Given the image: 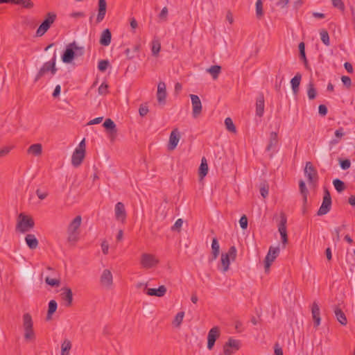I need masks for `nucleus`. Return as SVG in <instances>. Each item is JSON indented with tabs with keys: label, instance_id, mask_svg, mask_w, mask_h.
Here are the masks:
<instances>
[{
	"label": "nucleus",
	"instance_id": "nucleus-1",
	"mask_svg": "<svg viewBox=\"0 0 355 355\" xmlns=\"http://www.w3.org/2000/svg\"><path fill=\"white\" fill-rule=\"evenodd\" d=\"M85 53V49L83 46H78L76 42H73L67 45L63 51L61 59L64 63H71L75 58L82 56Z\"/></svg>",
	"mask_w": 355,
	"mask_h": 355
},
{
	"label": "nucleus",
	"instance_id": "nucleus-2",
	"mask_svg": "<svg viewBox=\"0 0 355 355\" xmlns=\"http://www.w3.org/2000/svg\"><path fill=\"white\" fill-rule=\"evenodd\" d=\"M56 52L55 51L51 59L43 64L36 74L34 82H37L41 78L44 76L46 73H51V75H55L58 71L56 67Z\"/></svg>",
	"mask_w": 355,
	"mask_h": 355
},
{
	"label": "nucleus",
	"instance_id": "nucleus-3",
	"mask_svg": "<svg viewBox=\"0 0 355 355\" xmlns=\"http://www.w3.org/2000/svg\"><path fill=\"white\" fill-rule=\"evenodd\" d=\"M35 226L33 218L24 213H20L17 217L16 230L25 233L31 230Z\"/></svg>",
	"mask_w": 355,
	"mask_h": 355
},
{
	"label": "nucleus",
	"instance_id": "nucleus-4",
	"mask_svg": "<svg viewBox=\"0 0 355 355\" xmlns=\"http://www.w3.org/2000/svg\"><path fill=\"white\" fill-rule=\"evenodd\" d=\"M304 174L307 178V181L310 187L313 189H315L318 187L319 177L317 170L311 162L306 163Z\"/></svg>",
	"mask_w": 355,
	"mask_h": 355
},
{
	"label": "nucleus",
	"instance_id": "nucleus-5",
	"mask_svg": "<svg viewBox=\"0 0 355 355\" xmlns=\"http://www.w3.org/2000/svg\"><path fill=\"white\" fill-rule=\"evenodd\" d=\"M57 18V15L53 12H49L45 15L44 19L42 21L36 31L37 37H42L50 28Z\"/></svg>",
	"mask_w": 355,
	"mask_h": 355
},
{
	"label": "nucleus",
	"instance_id": "nucleus-6",
	"mask_svg": "<svg viewBox=\"0 0 355 355\" xmlns=\"http://www.w3.org/2000/svg\"><path fill=\"white\" fill-rule=\"evenodd\" d=\"M85 142L83 139L72 154L71 164L74 167H78L82 164L85 156Z\"/></svg>",
	"mask_w": 355,
	"mask_h": 355
},
{
	"label": "nucleus",
	"instance_id": "nucleus-7",
	"mask_svg": "<svg viewBox=\"0 0 355 355\" xmlns=\"http://www.w3.org/2000/svg\"><path fill=\"white\" fill-rule=\"evenodd\" d=\"M23 327L24 329V338L26 340L35 339V336L33 331V322L30 313H26L23 315Z\"/></svg>",
	"mask_w": 355,
	"mask_h": 355
},
{
	"label": "nucleus",
	"instance_id": "nucleus-8",
	"mask_svg": "<svg viewBox=\"0 0 355 355\" xmlns=\"http://www.w3.org/2000/svg\"><path fill=\"white\" fill-rule=\"evenodd\" d=\"M331 204L332 201L330 192L327 188L324 187L322 202L317 212V215L323 216L327 214L331 210Z\"/></svg>",
	"mask_w": 355,
	"mask_h": 355
},
{
	"label": "nucleus",
	"instance_id": "nucleus-9",
	"mask_svg": "<svg viewBox=\"0 0 355 355\" xmlns=\"http://www.w3.org/2000/svg\"><path fill=\"white\" fill-rule=\"evenodd\" d=\"M287 218L284 213L280 214V221L278 225V230L281 236L282 242L284 245L288 243V235L286 231Z\"/></svg>",
	"mask_w": 355,
	"mask_h": 355
},
{
	"label": "nucleus",
	"instance_id": "nucleus-10",
	"mask_svg": "<svg viewBox=\"0 0 355 355\" xmlns=\"http://www.w3.org/2000/svg\"><path fill=\"white\" fill-rule=\"evenodd\" d=\"M241 346V342L239 340H235L232 338H230L227 342L223 346V352L225 355H231L234 352L239 349Z\"/></svg>",
	"mask_w": 355,
	"mask_h": 355
},
{
	"label": "nucleus",
	"instance_id": "nucleus-11",
	"mask_svg": "<svg viewBox=\"0 0 355 355\" xmlns=\"http://www.w3.org/2000/svg\"><path fill=\"white\" fill-rule=\"evenodd\" d=\"M279 247H270L268 252L265 258V271L268 272L270 269V267L272 264V263L274 261V260L276 259V257L279 254Z\"/></svg>",
	"mask_w": 355,
	"mask_h": 355
},
{
	"label": "nucleus",
	"instance_id": "nucleus-12",
	"mask_svg": "<svg viewBox=\"0 0 355 355\" xmlns=\"http://www.w3.org/2000/svg\"><path fill=\"white\" fill-rule=\"evenodd\" d=\"M220 332L218 327L211 328L207 335V349L209 350L213 349L216 340L220 337Z\"/></svg>",
	"mask_w": 355,
	"mask_h": 355
},
{
	"label": "nucleus",
	"instance_id": "nucleus-13",
	"mask_svg": "<svg viewBox=\"0 0 355 355\" xmlns=\"http://www.w3.org/2000/svg\"><path fill=\"white\" fill-rule=\"evenodd\" d=\"M192 103L193 112L192 114L194 118H197L202 112V103L200 98L195 94H190Z\"/></svg>",
	"mask_w": 355,
	"mask_h": 355
},
{
	"label": "nucleus",
	"instance_id": "nucleus-14",
	"mask_svg": "<svg viewBox=\"0 0 355 355\" xmlns=\"http://www.w3.org/2000/svg\"><path fill=\"white\" fill-rule=\"evenodd\" d=\"M157 263L158 260L152 254L144 253L141 255V263L144 268H150Z\"/></svg>",
	"mask_w": 355,
	"mask_h": 355
},
{
	"label": "nucleus",
	"instance_id": "nucleus-15",
	"mask_svg": "<svg viewBox=\"0 0 355 355\" xmlns=\"http://www.w3.org/2000/svg\"><path fill=\"white\" fill-rule=\"evenodd\" d=\"M180 132H179L178 129L174 128L171 131L170 137H169L168 149L169 150H174L177 147L178 144L180 141Z\"/></svg>",
	"mask_w": 355,
	"mask_h": 355
},
{
	"label": "nucleus",
	"instance_id": "nucleus-16",
	"mask_svg": "<svg viewBox=\"0 0 355 355\" xmlns=\"http://www.w3.org/2000/svg\"><path fill=\"white\" fill-rule=\"evenodd\" d=\"M103 126L108 132L111 139L114 140L117 134V129L114 122L111 119H107L104 121Z\"/></svg>",
	"mask_w": 355,
	"mask_h": 355
},
{
	"label": "nucleus",
	"instance_id": "nucleus-17",
	"mask_svg": "<svg viewBox=\"0 0 355 355\" xmlns=\"http://www.w3.org/2000/svg\"><path fill=\"white\" fill-rule=\"evenodd\" d=\"M144 293L150 296L163 297L167 291L165 286H159L157 288H147L144 290Z\"/></svg>",
	"mask_w": 355,
	"mask_h": 355
},
{
	"label": "nucleus",
	"instance_id": "nucleus-18",
	"mask_svg": "<svg viewBox=\"0 0 355 355\" xmlns=\"http://www.w3.org/2000/svg\"><path fill=\"white\" fill-rule=\"evenodd\" d=\"M166 85L164 82H159L157 85V98L159 104L164 105L166 103Z\"/></svg>",
	"mask_w": 355,
	"mask_h": 355
},
{
	"label": "nucleus",
	"instance_id": "nucleus-19",
	"mask_svg": "<svg viewBox=\"0 0 355 355\" xmlns=\"http://www.w3.org/2000/svg\"><path fill=\"white\" fill-rule=\"evenodd\" d=\"M311 314L313 320L315 327H318L320 324V310L316 302H313L311 306Z\"/></svg>",
	"mask_w": 355,
	"mask_h": 355
},
{
	"label": "nucleus",
	"instance_id": "nucleus-20",
	"mask_svg": "<svg viewBox=\"0 0 355 355\" xmlns=\"http://www.w3.org/2000/svg\"><path fill=\"white\" fill-rule=\"evenodd\" d=\"M107 2L105 0H98V15L96 17V23L101 22L106 14Z\"/></svg>",
	"mask_w": 355,
	"mask_h": 355
},
{
	"label": "nucleus",
	"instance_id": "nucleus-21",
	"mask_svg": "<svg viewBox=\"0 0 355 355\" xmlns=\"http://www.w3.org/2000/svg\"><path fill=\"white\" fill-rule=\"evenodd\" d=\"M264 96L262 93H260L256 98V115L261 117L264 113Z\"/></svg>",
	"mask_w": 355,
	"mask_h": 355
},
{
	"label": "nucleus",
	"instance_id": "nucleus-22",
	"mask_svg": "<svg viewBox=\"0 0 355 355\" xmlns=\"http://www.w3.org/2000/svg\"><path fill=\"white\" fill-rule=\"evenodd\" d=\"M114 211L116 219L123 222L126 218L124 205L121 202H117L115 205Z\"/></svg>",
	"mask_w": 355,
	"mask_h": 355
},
{
	"label": "nucleus",
	"instance_id": "nucleus-23",
	"mask_svg": "<svg viewBox=\"0 0 355 355\" xmlns=\"http://www.w3.org/2000/svg\"><path fill=\"white\" fill-rule=\"evenodd\" d=\"M100 281L101 284L106 287H109L112 284L113 277L110 270L105 269L103 271Z\"/></svg>",
	"mask_w": 355,
	"mask_h": 355
},
{
	"label": "nucleus",
	"instance_id": "nucleus-24",
	"mask_svg": "<svg viewBox=\"0 0 355 355\" xmlns=\"http://www.w3.org/2000/svg\"><path fill=\"white\" fill-rule=\"evenodd\" d=\"M112 40V33L109 28L105 29L101 35L99 43L104 46H107L110 44Z\"/></svg>",
	"mask_w": 355,
	"mask_h": 355
},
{
	"label": "nucleus",
	"instance_id": "nucleus-25",
	"mask_svg": "<svg viewBox=\"0 0 355 355\" xmlns=\"http://www.w3.org/2000/svg\"><path fill=\"white\" fill-rule=\"evenodd\" d=\"M220 253V245L216 237L213 238L211 242V257L209 258V261L212 262L217 259Z\"/></svg>",
	"mask_w": 355,
	"mask_h": 355
},
{
	"label": "nucleus",
	"instance_id": "nucleus-26",
	"mask_svg": "<svg viewBox=\"0 0 355 355\" xmlns=\"http://www.w3.org/2000/svg\"><path fill=\"white\" fill-rule=\"evenodd\" d=\"M334 312L337 320L340 323V324L345 326L347 324V319L342 309L338 306H335Z\"/></svg>",
	"mask_w": 355,
	"mask_h": 355
},
{
	"label": "nucleus",
	"instance_id": "nucleus-27",
	"mask_svg": "<svg viewBox=\"0 0 355 355\" xmlns=\"http://www.w3.org/2000/svg\"><path fill=\"white\" fill-rule=\"evenodd\" d=\"M63 292L61 293L62 299L65 301L66 306H71L73 301V293L71 288L65 287L62 289Z\"/></svg>",
	"mask_w": 355,
	"mask_h": 355
},
{
	"label": "nucleus",
	"instance_id": "nucleus-28",
	"mask_svg": "<svg viewBox=\"0 0 355 355\" xmlns=\"http://www.w3.org/2000/svg\"><path fill=\"white\" fill-rule=\"evenodd\" d=\"M343 128H339L334 132V137L329 142V146L330 149L338 144L342 139V137L344 136L345 133L343 132Z\"/></svg>",
	"mask_w": 355,
	"mask_h": 355
},
{
	"label": "nucleus",
	"instance_id": "nucleus-29",
	"mask_svg": "<svg viewBox=\"0 0 355 355\" xmlns=\"http://www.w3.org/2000/svg\"><path fill=\"white\" fill-rule=\"evenodd\" d=\"M301 79V73H297L296 75L291 80L292 90L295 95H297L299 92Z\"/></svg>",
	"mask_w": 355,
	"mask_h": 355
},
{
	"label": "nucleus",
	"instance_id": "nucleus-30",
	"mask_svg": "<svg viewBox=\"0 0 355 355\" xmlns=\"http://www.w3.org/2000/svg\"><path fill=\"white\" fill-rule=\"evenodd\" d=\"M25 241L31 250H35L37 248L39 242L34 234H28L25 237Z\"/></svg>",
	"mask_w": 355,
	"mask_h": 355
},
{
	"label": "nucleus",
	"instance_id": "nucleus-31",
	"mask_svg": "<svg viewBox=\"0 0 355 355\" xmlns=\"http://www.w3.org/2000/svg\"><path fill=\"white\" fill-rule=\"evenodd\" d=\"M278 144V136L276 132H271L270 134V138L268 144L266 148V151H270L272 148L277 146Z\"/></svg>",
	"mask_w": 355,
	"mask_h": 355
},
{
	"label": "nucleus",
	"instance_id": "nucleus-32",
	"mask_svg": "<svg viewBox=\"0 0 355 355\" xmlns=\"http://www.w3.org/2000/svg\"><path fill=\"white\" fill-rule=\"evenodd\" d=\"M208 173V165L205 157H202L201 164L198 169V175L200 179H203Z\"/></svg>",
	"mask_w": 355,
	"mask_h": 355
},
{
	"label": "nucleus",
	"instance_id": "nucleus-33",
	"mask_svg": "<svg viewBox=\"0 0 355 355\" xmlns=\"http://www.w3.org/2000/svg\"><path fill=\"white\" fill-rule=\"evenodd\" d=\"M42 146L40 144H34L29 146L27 150V153L28 154L33 155L35 156H38L42 154Z\"/></svg>",
	"mask_w": 355,
	"mask_h": 355
},
{
	"label": "nucleus",
	"instance_id": "nucleus-34",
	"mask_svg": "<svg viewBox=\"0 0 355 355\" xmlns=\"http://www.w3.org/2000/svg\"><path fill=\"white\" fill-rule=\"evenodd\" d=\"M81 221L82 218L80 216H76L75 218L70 223L67 231L77 232L80 226Z\"/></svg>",
	"mask_w": 355,
	"mask_h": 355
},
{
	"label": "nucleus",
	"instance_id": "nucleus-35",
	"mask_svg": "<svg viewBox=\"0 0 355 355\" xmlns=\"http://www.w3.org/2000/svg\"><path fill=\"white\" fill-rule=\"evenodd\" d=\"M299 189L300 193L303 197V204L306 205L307 202V196L309 194V191L306 187V184L303 180H300L299 182Z\"/></svg>",
	"mask_w": 355,
	"mask_h": 355
},
{
	"label": "nucleus",
	"instance_id": "nucleus-36",
	"mask_svg": "<svg viewBox=\"0 0 355 355\" xmlns=\"http://www.w3.org/2000/svg\"><path fill=\"white\" fill-rule=\"evenodd\" d=\"M58 307L57 302L52 300L49 302V307L46 315V320H49L51 319V315L56 311Z\"/></svg>",
	"mask_w": 355,
	"mask_h": 355
},
{
	"label": "nucleus",
	"instance_id": "nucleus-37",
	"mask_svg": "<svg viewBox=\"0 0 355 355\" xmlns=\"http://www.w3.org/2000/svg\"><path fill=\"white\" fill-rule=\"evenodd\" d=\"M207 71L211 75L213 79L216 80L218 78V75L221 71V67L219 65H213L208 68Z\"/></svg>",
	"mask_w": 355,
	"mask_h": 355
},
{
	"label": "nucleus",
	"instance_id": "nucleus-38",
	"mask_svg": "<svg viewBox=\"0 0 355 355\" xmlns=\"http://www.w3.org/2000/svg\"><path fill=\"white\" fill-rule=\"evenodd\" d=\"M307 95L310 100L315 99L317 96V91L315 88L314 83L312 81H310L308 84Z\"/></svg>",
	"mask_w": 355,
	"mask_h": 355
},
{
	"label": "nucleus",
	"instance_id": "nucleus-39",
	"mask_svg": "<svg viewBox=\"0 0 355 355\" xmlns=\"http://www.w3.org/2000/svg\"><path fill=\"white\" fill-rule=\"evenodd\" d=\"M71 348V341L66 339L61 345V355H69Z\"/></svg>",
	"mask_w": 355,
	"mask_h": 355
},
{
	"label": "nucleus",
	"instance_id": "nucleus-40",
	"mask_svg": "<svg viewBox=\"0 0 355 355\" xmlns=\"http://www.w3.org/2000/svg\"><path fill=\"white\" fill-rule=\"evenodd\" d=\"M161 49V44L159 40H154L152 42L151 51L152 55L157 57Z\"/></svg>",
	"mask_w": 355,
	"mask_h": 355
},
{
	"label": "nucleus",
	"instance_id": "nucleus-41",
	"mask_svg": "<svg viewBox=\"0 0 355 355\" xmlns=\"http://www.w3.org/2000/svg\"><path fill=\"white\" fill-rule=\"evenodd\" d=\"M220 262H221V264L223 266L222 271L223 272L227 271L229 269L230 264V258H228V255L223 253L221 254Z\"/></svg>",
	"mask_w": 355,
	"mask_h": 355
},
{
	"label": "nucleus",
	"instance_id": "nucleus-42",
	"mask_svg": "<svg viewBox=\"0 0 355 355\" xmlns=\"http://www.w3.org/2000/svg\"><path fill=\"white\" fill-rule=\"evenodd\" d=\"M12 3L21 5L28 9L33 8L34 5L31 0H12Z\"/></svg>",
	"mask_w": 355,
	"mask_h": 355
},
{
	"label": "nucleus",
	"instance_id": "nucleus-43",
	"mask_svg": "<svg viewBox=\"0 0 355 355\" xmlns=\"http://www.w3.org/2000/svg\"><path fill=\"white\" fill-rule=\"evenodd\" d=\"M333 184L336 189V190L338 193L343 192L345 189V184L343 181L340 180V179H335L333 180Z\"/></svg>",
	"mask_w": 355,
	"mask_h": 355
},
{
	"label": "nucleus",
	"instance_id": "nucleus-44",
	"mask_svg": "<svg viewBox=\"0 0 355 355\" xmlns=\"http://www.w3.org/2000/svg\"><path fill=\"white\" fill-rule=\"evenodd\" d=\"M184 316V311L178 312L173 321V324L176 327H179L182 322Z\"/></svg>",
	"mask_w": 355,
	"mask_h": 355
},
{
	"label": "nucleus",
	"instance_id": "nucleus-45",
	"mask_svg": "<svg viewBox=\"0 0 355 355\" xmlns=\"http://www.w3.org/2000/svg\"><path fill=\"white\" fill-rule=\"evenodd\" d=\"M226 129L231 132H236V127L231 118L227 117L225 119Z\"/></svg>",
	"mask_w": 355,
	"mask_h": 355
},
{
	"label": "nucleus",
	"instance_id": "nucleus-46",
	"mask_svg": "<svg viewBox=\"0 0 355 355\" xmlns=\"http://www.w3.org/2000/svg\"><path fill=\"white\" fill-rule=\"evenodd\" d=\"M338 163L343 170H347L351 166V161L349 159L338 158Z\"/></svg>",
	"mask_w": 355,
	"mask_h": 355
},
{
	"label": "nucleus",
	"instance_id": "nucleus-47",
	"mask_svg": "<svg viewBox=\"0 0 355 355\" xmlns=\"http://www.w3.org/2000/svg\"><path fill=\"white\" fill-rule=\"evenodd\" d=\"M256 15L257 18H261L263 15V2L261 0H257L256 1Z\"/></svg>",
	"mask_w": 355,
	"mask_h": 355
},
{
	"label": "nucleus",
	"instance_id": "nucleus-48",
	"mask_svg": "<svg viewBox=\"0 0 355 355\" xmlns=\"http://www.w3.org/2000/svg\"><path fill=\"white\" fill-rule=\"evenodd\" d=\"M109 66L110 62L107 60H101L98 64V69L101 72H104Z\"/></svg>",
	"mask_w": 355,
	"mask_h": 355
},
{
	"label": "nucleus",
	"instance_id": "nucleus-49",
	"mask_svg": "<svg viewBox=\"0 0 355 355\" xmlns=\"http://www.w3.org/2000/svg\"><path fill=\"white\" fill-rule=\"evenodd\" d=\"M225 254H227L228 255V258H230V259H232V261H235L236 258V254H237V250H236V248L235 246H231L230 248H229V250L227 253H224Z\"/></svg>",
	"mask_w": 355,
	"mask_h": 355
},
{
	"label": "nucleus",
	"instance_id": "nucleus-50",
	"mask_svg": "<svg viewBox=\"0 0 355 355\" xmlns=\"http://www.w3.org/2000/svg\"><path fill=\"white\" fill-rule=\"evenodd\" d=\"M320 38L322 42L327 46L329 45V36L326 30L322 29L320 33Z\"/></svg>",
	"mask_w": 355,
	"mask_h": 355
},
{
	"label": "nucleus",
	"instance_id": "nucleus-51",
	"mask_svg": "<svg viewBox=\"0 0 355 355\" xmlns=\"http://www.w3.org/2000/svg\"><path fill=\"white\" fill-rule=\"evenodd\" d=\"M268 184L266 182L261 183L260 186V194L263 198H266L268 195Z\"/></svg>",
	"mask_w": 355,
	"mask_h": 355
},
{
	"label": "nucleus",
	"instance_id": "nucleus-52",
	"mask_svg": "<svg viewBox=\"0 0 355 355\" xmlns=\"http://www.w3.org/2000/svg\"><path fill=\"white\" fill-rule=\"evenodd\" d=\"M45 282L51 286L52 287H56L58 286L60 284V280L57 279H53L49 277H46L45 278Z\"/></svg>",
	"mask_w": 355,
	"mask_h": 355
},
{
	"label": "nucleus",
	"instance_id": "nucleus-53",
	"mask_svg": "<svg viewBox=\"0 0 355 355\" xmlns=\"http://www.w3.org/2000/svg\"><path fill=\"white\" fill-rule=\"evenodd\" d=\"M68 232V238L67 240L69 242H76L78 239V232Z\"/></svg>",
	"mask_w": 355,
	"mask_h": 355
},
{
	"label": "nucleus",
	"instance_id": "nucleus-54",
	"mask_svg": "<svg viewBox=\"0 0 355 355\" xmlns=\"http://www.w3.org/2000/svg\"><path fill=\"white\" fill-rule=\"evenodd\" d=\"M334 7L337 8L341 11L345 10V5L342 0H331Z\"/></svg>",
	"mask_w": 355,
	"mask_h": 355
},
{
	"label": "nucleus",
	"instance_id": "nucleus-55",
	"mask_svg": "<svg viewBox=\"0 0 355 355\" xmlns=\"http://www.w3.org/2000/svg\"><path fill=\"white\" fill-rule=\"evenodd\" d=\"M239 224L242 230H246L248 227V218L245 215H243L240 220Z\"/></svg>",
	"mask_w": 355,
	"mask_h": 355
},
{
	"label": "nucleus",
	"instance_id": "nucleus-56",
	"mask_svg": "<svg viewBox=\"0 0 355 355\" xmlns=\"http://www.w3.org/2000/svg\"><path fill=\"white\" fill-rule=\"evenodd\" d=\"M183 224V220L181 218L178 219L175 224L172 226L171 230L172 231H178L180 232V230Z\"/></svg>",
	"mask_w": 355,
	"mask_h": 355
},
{
	"label": "nucleus",
	"instance_id": "nucleus-57",
	"mask_svg": "<svg viewBox=\"0 0 355 355\" xmlns=\"http://www.w3.org/2000/svg\"><path fill=\"white\" fill-rule=\"evenodd\" d=\"M98 91V94L101 95L106 94L108 92V85L104 83H102L99 86Z\"/></svg>",
	"mask_w": 355,
	"mask_h": 355
},
{
	"label": "nucleus",
	"instance_id": "nucleus-58",
	"mask_svg": "<svg viewBox=\"0 0 355 355\" xmlns=\"http://www.w3.org/2000/svg\"><path fill=\"white\" fill-rule=\"evenodd\" d=\"M341 80L343 83V85L349 88L352 85V80L351 78L349 76H343L341 77Z\"/></svg>",
	"mask_w": 355,
	"mask_h": 355
},
{
	"label": "nucleus",
	"instance_id": "nucleus-59",
	"mask_svg": "<svg viewBox=\"0 0 355 355\" xmlns=\"http://www.w3.org/2000/svg\"><path fill=\"white\" fill-rule=\"evenodd\" d=\"M148 108L146 105H141L139 108V113L141 117L145 116L148 112Z\"/></svg>",
	"mask_w": 355,
	"mask_h": 355
},
{
	"label": "nucleus",
	"instance_id": "nucleus-60",
	"mask_svg": "<svg viewBox=\"0 0 355 355\" xmlns=\"http://www.w3.org/2000/svg\"><path fill=\"white\" fill-rule=\"evenodd\" d=\"M318 112H319V114L321 115L322 116H326L328 112L327 106L325 105H322V104L320 105L318 107Z\"/></svg>",
	"mask_w": 355,
	"mask_h": 355
},
{
	"label": "nucleus",
	"instance_id": "nucleus-61",
	"mask_svg": "<svg viewBox=\"0 0 355 355\" xmlns=\"http://www.w3.org/2000/svg\"><path fill=\"white\" fill-rule=\"evenodd\" d=\"M36 195L40 200H44L48 196L47 191H42L40 189H37L35 191Z\"/></svg>",
	"mask_w": 355,
	"mask_h": 355
},
{
	"label": "nucleus",
	"instance_id": "nucleus-62",
	"mask_svg": "<svg viewBox=\"0 0 355 355\" xmlns=\"http://www.w3.org/2000/svg\"><path fill=\"white\" fill-rule=\"evenodd\" d=\"M12 147L5 146L3 148H0V157H5L11 150Z\"/></svg>",
	"mask_w": 355,
	"mask_h": 355
},
{
	"label": "nucleus",
	"instance_id": "nucleus-63",
	"mask_svg": "<svg viewBox=\"0 0 355 355\" xmlns=\"http://www.w3.org/2000/svg\"><path fill=\"white\" fill-rule=\"evenodd\" d=\"M167 15H168V9L166 7H164L159 15V17L160 19L166 21V18H167Z\"/></svg>",
	"mask_w": 355,
	"mask_h": 355
},
{
	"label": "nucleus",
	"instance_id": "nucleus-64",
	"mask_svg": "<svg viewBox=\"0 0 355 355\" xmlns=\"http://www.w3.org/2000/svg\"><path fill=\"white\" fill-rule=\"evenodd\" d=\"M275 355H284L283 350L279 346L278 343H276L274 345Z\"/></svg>",
	"mask_w": 355,
	"mask_h": 355
}]
</instances>
